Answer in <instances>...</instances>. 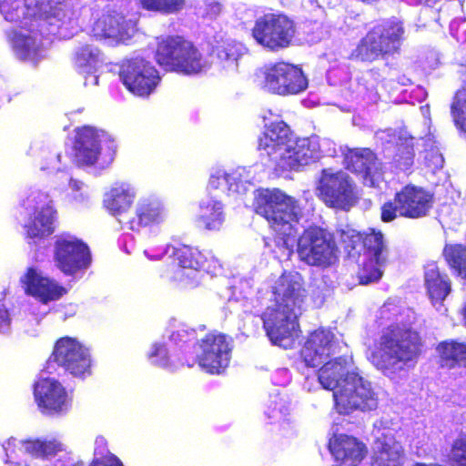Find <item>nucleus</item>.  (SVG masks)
Returning a JSON list of instances; mask_svg holds the SVG:
<instances>
[{
	"label": "nucleus",
	"instance_id": "9b49d317",
	"mask_svg": "<svg viewBox=\"0 0 466 466\" xmlns=\"http://www.w3.org/2000/svg\"><path fill=\"white\" fill-rule=\"evenodd\" d=\"M340 244L347 256L353 259L361 257L372 258L375 261L387 260L388 248L384 235L380 229L368 228L367 231H356L352 228L339 230Z\"/></svg>",
	"mask_w": 466,
	"mask_h": 466
},
{
	"label": "nucleus",
	"instance_id": "ddd939ff",
	"mask_svg": "<svg viewBox=\"0 0 466 466\" xmlns=\"http://www.w3.org/2000/svg\"><path fill=\"white\" fill-rule=\"evenodd\" d=\"M51 356L59 367L73 377L85 379L92 374L89 350L76 338L64 336L56 339Z\"/></svg>",
	"mask_w": 466,
	"mask_h": 466
},
{
	"label": "nucleus",
	"instance_id": "864d4df0",
	"mask_svg": "<svg viewBox=\"0 0 466 466\" xmlns=\"http://www.w3.org/2000/svg\"><path fill=\"white\" fill-rule=\"evenodd\" d=\"M230 175L228 174H218L213 175L209 178V186L213 188H218L223 187L224 189H229L228 184L229 182Z\"/></svg>",
	"mask_w": 466,
	"mask_h": 466
},
{
	"label": "nucleus",
	"instance_id": "6ab92c4d",
	"mask_svg": "<svg viewBox=\"0 0 466 466\" xmlns=\"http://www.w3.org/2000/svg\"><path fill=\"white\" fill-rule=\"evenodd\" d=\"M167 217V209L161 200L152 197L141 198L135 205L133 215L126 219L124 228L134 232L151 229L163 224Z\"/></svg>",
	"mask_w": 466,
	"mask_h": 466
},
{
	"label": "nucleus",
	"instance_id": "423d86ee",
	"mask_svg": "<svg viewBox=\"0 0 466 466\" xmlns=\"http://www.w3.org/2000/svg\"><path fill=\"white\" fill-rule=\"evenodd\" d=\"M299 259L310 267L327 268L337 260V245L327 229L310 225L297 239Z\"/></svg>",
	"mask_w": 466,
	"mask_h": 466
},
{
	"label": "nucleus",
	"instance_id": "dca6fc26",
	"mask_svg": "<svg viewBox=\"0 0 466 466\" xmlns=\"http://www.w3.org/2000/svg\"><path fill=\"white\" fill-rule=\"evenodd\" d=\"M339 350V341L334 333L329 329L319 328L309 334L299 355L307 367L315 368Z\"/></svg>",
	"mask_w": 466,
	"mask_h": 466
},
{
	"label": "nucleus",
	"instance_id": "39448f33",
	"mask_svg": "<svg viewBox=\"0 0 466 466\" xmlns=\"http://www.w3.org/2000/svg\"><path fill=\"white\" fill-rule=\"evenodd\" d=\"M372 363L387 375H396L408 367V330L388 327L370 356Z\"/></svg>",
	"mask_w": 466,
	"mask_h": 466
},
{
	"label": "nucleus",
	"instance_id": "5701e85b",
	"mask_svg": "<svg viewBox=\"0 0 466 466\" xmlns=\"http://www.w3.org/2000/svg\"><path fill=\"white\" fill-rule=\"evenodd\" d=\"M25 293L43 304L60 299L66 294V289L55 280L42 276L33 267L26 269L20 279Z\"/></svg>",
	"mask_w": 466,
	"mask_h": 466
},
{
	"label": "nucleus",
	"instance_id": "c85d7f7f",
	"mask_svg": "<svg viewBox=\"0 0 466 466\" xmlns=\"http://www.w3.org/2000/svg\"><path fill=\"white\" fill-rule=\"evenodd\" d=\"M350 356L342 355L323 363L318 370V380L323 389L336 390L340 387L343 378L350 374L349 370L352 365Z\"/></svg>",
	"mask_w": 466,
	"mask_h": 466
},
{
	"label": "nucleus",
	"instance_id": "aec40b11",
	"mask_svg": "<svg viewBox=\"0 0 466 466\" xmlns=\"http://www.w3.org/2000/svg\"><path fill=\"white\" fill-rule=\"evenodd\" d=\"M136 31L137 21L127 18L116 11L102 14L92 26V33L96 38L112 39L116 42L131 39Z\"/></svg>",
	"mask_w": 466,
	"mask_h": 466
},
{
	"label": "nucleus",
	"instance_id": "b1692460",
	"mask_svg": "<svg viewBox=\"0 0 466 466\" xmlns=\"http://www.w3.org/2000/svg\"><path fill=\"white\" fill-rule=\"evenodd\" d=\"M57 211L50 202L35 208L23 226L24 237L29 244H37L54 234Z\"/></svg>",
	"mask_w": 466,
	"mask_h": 466
},
{
	"label": "nucleus",
	"instance_id": "473e14b6",
	"mask_svg": "<svg viewBox=\"0 0 466 466\" xmlns=\"http://www.w3.org/2000/svg\"><path fill=\"white\" fill-rule=\"evenodd\" d=\"M9 42L18 59L24 62H31L36 66L41 58L40 46L32 35H25L13 31L9 35Z\"/></svg>",
	"mask_w": 466,
	"mask_h": 466
},
{
	"label": "nucleus",
	"instance_id": "c9c22d12",
	"mask_svg": "<svg viewBox=\"0 0 466 466\" xmlns=\"http://www.w3.org/2000/svg\"><path fill=\"white\" fill-rule=\"evenodd\" d=\"M416 147L423 158L424 165L431 172L442 168L444 157L436 145V141L431 134H427L421 137L416 144Z\"/></svg>",
	"mask_w": 466,
	"mask_h": 466
},
{
	"label": "nucleus",
	"instance_id": "4468645a",
	"mask_svg": "<svg viewBox=\"0 0 466 466\" xmlns=\"http://www.w3.org/2000/svg\"><path fill=\"white\" fill-rule=\"evenodd\" d=\"M54 260L65 275L73 276L88 268L92 258L86 242L69 233H62L54 243Z\"/></svg>",
	"mask_w": 466,
	"mask_h": 466
},
{
	"label": "nucleus",
	"instance_id": "f8f14e48",
	"mask_svg": "<svg viewBox=\"0 0 466 466\" xmlns=\"http://www.w3.org/2000/svg\"><path fill=\"white\" fill-rule=\"evenodd\" d=\"M118 75L131 94L143 98L148 97L161 81L156 67L141 57L124 60L119 66Z\"/></svg>",
	"mask_w": 466,
	"mask_h": 466
},
{
	"label": "nucleus",
	"instance_id": "052dcab7",
	"mask_svg": "<svg viewBox=\"0 0 466 466\" xmlns=\"http://www.w3.org/2000/svg\"><path fill=\"white\" fill-rule=\"evenodd\" d=\"M74 187H75L76 189H78V188H79V187H78V186L76 185V181H75V182H74Z\"/></svg>",
	"mask_w": 466,
	"mask_h": 466
},
{
	"label": "nucleus",
	"instance_id": "a878e982",
	"mask_svg": "<svg viewBox=\"0 0 466 466\" xmlns=\"http://www.w3.org/2000/svg\"><path fill=\"white\" fill-rule=\"evenodd\" d=\"M100 139L96 128L83 126L76 129L75 156L84 165H95L100 155Z\"/></svg>",
	"mask_w": 466,
	"mask_h": 466
},
{
	"label": "nucleus",
	"instance_id": "f03ea898",
	"mask_svg": "<svg viewBox=\"0 0 466 466\" xmlns=\"http://www.w3.org/2000/svg\"><path fill=\"white\" fill-rule=\"evenodd\" d=\"M155 58L166 71L183 76L199 75L209 67L199 48L192 41L177 35L158 39Z\"/></svg>",
	"mask_w": 466,
	"mask_h": 466
},
{
	"label": "nucleus",
	"instance_id": "bf43d9fd",
	"mask_svg": "<svg viewBox=\"0 0 466 466\" xmlns=\"http://www.w3.org/2000/svg\"><path fill=\"white\" fill-rule=\"evenodd\" d=\"M66 466H85L83 462H70L68 465Z\"/></svg>",
	"mask_w": 466,
	"mask_h": 466
},
{
	"label": "nucleus",
	"instance_id": "7ed1b4c3",
	"mask_svg": "<svg viewBox=\"0 0 466 466\" xmlns=\"http://www.w3.org/2000/svg\"><path fill=\"white\" fill-rule=\"evenodd\" d=\"M400 22L388 20L369 30L350 55L351 60L371 63L397 53L403 41Z\"/></svg>",
	"mask_w": 466,
	"mask_h": 466
},
{
	"label": "nucleus",
	"instance_id": "6e6d98bb",
	"mask_svg": "<svg viewBox=\"0 0 466 466\" xmlns=\"http://www.w3.org/2000/svg\"><path fill=\"white\" fill-rule=\"evenodd\" d=\"M420 114L422 117L424 118V126L427 127V128H430L431 124V118H430V107L428 105L421 106L420 107Z\"/></svg>",
	"mask_w": 466,
	"mask_h": 466
},
{
	"label": "nucleus",
	"instance_id": "1a4fd4ad",
	"mask_svg": "<svg viewBox=\"0 0 466 466\" xmlns=\"http://www.w3.org/2000/svg\"><path fill=\"white\" fill-rule=\"evenodd\" d=\"M333 400L335 410L343 415L357 410H373L377 406L376 393L370 382L355 371L346 374L340 387L333 391Z\"/></svg>",
	"mask_w": 466,
	"mask_h": 466
},
{
	"label": "nucleus",
	"instance_id": "4be33fe9",
	"mask_svg": "<svg viewBox=\"0 0 466 466\" xmlns=\"http://www.w3.org/2000/svg\"><path fill=\"white\" fill-rule=\"evenodd\" d=\"M319 158L318 145L309 137L297 138L289 143L281 157L278 158L276 172L299 170L300 167L316 163Z\"/></svg>",
	"mask_w": 466,
	"mask_h": 466
},
{
	"label": "nucleus",
	"instance_id": "cd10ccee",
	"mask_svg": "<svg viewBox=\"0 0 466 466\" xmlns=\"http://www.w3.org/2000/svg\"><path fill=\"white\" fill-rule=\"evenodd\" d=\"M135 198V192L125 184L112 187L105 195L104 207L114 216L124 228L126 219H128V212Z\"/></svg>",
	"mask_w": 466,
	"mask_h": 466
},
{
	"label": "nucleus",
	"instance_id": "5fc2aeb1",
	"mask_svg": "<svg viewBox=\"0 0 466 466\" xmlns=\"http://www.w3.org/2000/svg\"><path fill=\"white\" fill-rule=\"evenodd\" d=\"M11 317L8 309L0 305V333H5L10 329Z\"/></svg>",
	"mask_w": 466,
	"mask_h": 466
},
{
	"label": "nucleus",
	"instance_id": "58836bf2",
	"mask_svg": "<svg viewBox=\"0 0 466 466\" xmlns=\"http://www.w3.org/2000/svg\"><path fill=\"white\" fill-rule=\"evenodd\" d=\"M438 350L443 367L452 368L456 364L466 366V344L445 341L439 345Z\"/></svg>",
	"mask_w": 466,
	"mask_h": 466
},
{
	"label": "nucleus",
	"instance_id": "f704fd0d",
	"mask_svg": "<svg viewBox=\"0 0 466 466\" xmlns=\"http://www.w3.org/2000/svg\"><path fill=\"white\" fill-rule=\"evenodd\" d=\"M223 206L219 201L209 199L199 207L198 224L206 230H219L224 223Z\"/></svg>",
	"mask_w": 466,
	"mask_h": 466
},
{
	"label": "nucleus",
	"instance_id": "0eeeda50",
	"mask_svg": "<svg viewBox=\"0 0 466 466\" xmlns=\"http://www.w3.org/2000/svg\"><path fill=\"white\" fill-rule=\"evenodd\" d=\"M251 35L264 49L279 52L292 46L296 24L284 14L267 13L255 20Z\"/></svg>",
	"mask_w": 466,
	"mask_h": 466
},
{
	"label": "nucleus",
	"instance_id": "412c9836",
	"mask_svg": "<svg viewBox=\"0 0 466 466\" xmlns=\"http://www.w3.org/2000/svg\"><path fill=\"white\" fill-rule=\"evenodd\" d=\"M344 167L362 178L364 185L375 186V177L382 174V164L369 147L349 149L344 155Z\"/></svg>",
	"mask_w": 466,
	"mask_h": 466
},
{
	"label": "nucleus",
	"instance_id": "13d9d810",
	"mask_svg": "<svg viewBox=\"0 0 466 466\" xmlns=\"http://www.w3.org/2000/svg\"><path fill=\"white\" fill-rule=\"evenodd\" d=\"M71 461L69 460H57L54 466H66L70 463Z\"/></svg>",
	"mask_w": 466,
	"mask_h": 466
},
{
	"label": "nucleus",
	"instance_id": "603ef678",
	"mask_svg": "<svg viewBox=\"0 0 466 466\" xmlns=\"http://www.w3.org/2000/svg\"><path fill=\"white\" fill-rule=\"evenodd\" d=\"M14 4H15V0H0V13L5 20H15L19 17L15 9H13Z\"/></svg>",
	"mask_w": 466,
	"mask_h": 466
},
{
	"label": "nucleus",
	"instance_id": "c03bdc74",
	"mask_svg": "<svg viewBox=\"0 0 466 466\" xmlns=\"http://www.w3.org/2000/svg\"><path fill=\"white\" fill-rule=\"evenodd\" d=\"M464 82V86L454 96L451 110L456 126L466 134V81Z\"/></svg>",
	"mask_w": 466,
	"mask_h": 466
},
{
	"label": "nucleus",
	"instance_id": "9d476101",
	"mask_svg": "<svg viewBox=\"0 0 466 466\" xmlns=\"http://www.w3.org/2000/svg\"><path fill=\"white\" fill-rule=\"evenodd\" d=\"M263 87L279 96L297 95L308 87V79L299 66L277 61L262 68Z\"/></svg>",
	"mask_w": 466,
	"mask_h": 466
},
{
	"label": "nucleus",
	"instance_id": "bb28decb",
	"mask_svg": "<svg viewBox=\"0 0 466 466\" xmlns=\"http://www.w3.org/2000/svg\"><path fill=\"white\" fill-rule=\"evenodd\" d=\"M329 451L337 461L358 465L367 453L366 446L357 438L346 434L334 436L329 441Z\"/></svg>",
	"mask_w": 466,
	"mask_h": 466
},
{
	"label": "nucleus",
	"instance_id": "72a5a7b5",
	"mask_svg": "<svg viewBox=\"0 0 466 466\" xmlns=\"http://www.w3.org/2000/svg\"><path fill=\"white\" fill-rule=\"evenodd\" d=\"M13 9H15L19 16L15 20H8L14 23H21L25 19H46L54 15L51 0H23L22 6L19 0H15Z\"/></svg>",
	"mask_w": 466,
	"mask_h": 466
},
{
	"label": "nucleus",
	"instance_id": "de8ad7c7",
	"mask_svg": "<svg viewBox=\"0 0 466 466\" xmlns=\"http://www.w3.org/2000/svg\"><path fill=\"white\" fill-rule=\"evenodd\" d=\"M8 461L18 459L22 454L26 453L25 451V441H18L10 438L3 445Z\"/></svg>",
	"mask_w": 466,
	"mask_h": 466
},
{
	"label": "nucleus",
	"instance_id": "20e7f679",
	"mask_svg": "<svg viewBox=\"0 0 466 466\" xmlns=\"http://www.w3.org/2000/svg\"><path fill=\"white\" fill-rule=\"evenodd\" d=\"M233 339L217 329L209 330L194 343L195 357L187 366L198 365L203 371L210 375H219L229 366Z\"/></svg>",
	"mask_w": 466,
	"mask_h": 466
},
{
	"label": "nucleus",
	"instance_id": "393cba45",
	"mask_svg": "<svg viewBox=\"0 0 466 466\" xmlns=\"http://www.w3.org/2000/svg\"><path fill=\"white\" fill-rule=\"evenodd\" d=\"M175 259L178 263V268L170 277L175 281H187L189 277L185 274L184 269L189 268L196 271L209 269V263L213 260L210 252L199 250L197 247L189 245H179L174 250Z\"/></svg>",
	"mask_w": 466,
	"mask_h": 466
},
{
	"label": "nucleus",
	"instance_id": "79ce46f5",
	"mask_svg": "<svg viewBox=\"0 0 466 466\" xmlns=\"http://www.w3.org/2000/svg\"><path fill=\"white\" fill-rule=\"evenodd\" d=\"M25 451L35 457H47L61 451V444L56 441L26 440L25 441Z\"/></svg>",
	"mask_w": 466,
	"mask_h": 466
},
{
	"label": "nucleus",
	"instance_id": "37998d69",
	"mask_svg": "<svg viewBox=\"0 0 466 466\" xmlns=\"http://www.w3.org/2000/svg\"><path fill=\"white\" fill-rule=\"evenodd\" d=\"M447 262L466 279V247L462 245L446 246L443 251Z\"/></svg>",
	"mask_w": 466,
	"mask_h": 466
},
{
	"label": "nucleus",
	"instance_id": "8fccbe9b",
	"mask_svg": "<svg viewBox=\"0 0 466 466\" xmlns=\"http://www.w3.org/2000/svg\"><path fill=\"white\" fill-rule=\"evenodd\" d=\"M410 360H411L412 357L418 356L423 348L422 339L420 334L416 331H412L410 329Z\"/></svg>",
	"mask_w": 466,
	"mask_h": 466
},
{
	"label": "nucleus",
	"instance_id": "e433bc0d",
	"mask_svg": "<svg viewBox=\"0 0 466 466\" xmlns=\"http://www.w3.org/2000/svg\"><path fill=\"white\" fill-rule=\"evenodd\" d=\"M380 219L385 223L397 217H408V186L397 192L392 200L385 202L380 208Z\"/></svg>",
	"mask_w": 466,
	"mask_h": 466
},
{
	"label": "nucleus",
	"instance_id": "3c124183",
	"mask_svg": "<svg viewBox=\"0 0 466 466\" xmlns=\"http://www.w3.org/2000/svg\"><path fill=\"white\" fill-rule=\"evenodd\" d=\"M95 59V55L88 46H83L75 55V61L78 66H85Z\"/></svg>",
	"mask_w": 466,
	"mask_h": 466
},
{
	"label": "nucleus",
	"instance_id": "4d7b16f0",
	"mask_svg": "<svg viewBox=\"0 0 466 466\" xmlns=\"http://www.w3.org/2000/svg\"><path fill=\"white\" fill-rule=\"evenodd\" d=\"M412 96H414L418 101H421L427 96L426 91L420 86H416V88L412 91Z\"/></svg>",
	"mask_w": 466,
	"mask_h": 466
},
{
	"label": "nucleus",
	"instance_id": "4c0bfd02",
	"mask_svg": "<svg viewBox=\"0 0 466 466\" xmlns=\"http://www.w3.org/2000/svg\"><path fill=\"white\" fill-rule=\"evenodd\" d=\"M433 194L422 187H410V218L426 216L433 206Z\"/></svg>",
	"mask_w": 466,
	"mask_h": 466
},
{
	"label": "nucleus",
	"instance_id": "ea45409f",
	"mask_svg": "<svg viewBox=\"0 0 466 466\" xmlns=\"http://www.w3.org/2000/svg\"><path fill=\"white\" fill-rule=\"evenodd\" d=\"M355 260L359 264L357 279L360 285H368L371 282L379 280L382 276L380 266L385 264L387 261H375V259L372 258L367 257H361L360 258Z\"/></svg>",
	"mask_w": 466,
	"mask_h": 466
},
{
	"label": "nucleus",
	"instance_id": "6e6552de",
	"mask_svg": "<svg viewBox=\"0 0 466 466\" xmlns=\"http://www.w3.org/2000/svg\"><path fill=\"white\" fill-rule=\"evenodd\" d=\"M316 190L319 198L332 208L349 209L359 198L355 181L342 169L322 168Z\"/></svg>",
	"mask_w": 466,
	"mask_h": 466
},
{
	"label": "nucleus",
	"instance_id": "a18cd8bd",
	"mask_svg": "<svg viewBox=\"0 0 466 466\" xmlns=\"http://www.w3.org/2000/svg\"><path fill=\"white\" fill-rule=\"evenodd\" d=\"M106 446V441L105 438H96L95 453H99L102 457L99 459H94L89 466H123L122 462L116 455L112 453L103 455Z\"/></svg>",
	"mask_w": 466,
	"mask_h": 466
},
{
	"label": "nucleus",
	"instance_id": "a19ab883",
	"mask_svg": "<svg viewBox=\"0 0 466 466\" xmlns=\"http://www.w3.org/2000/svg\"><path fill=\"white\" fill-rule=\"evenodd\" d=\"M138 5L145 11L168 15L180 13L186 0H138Z\"/></svg>",
	"mask_w": 466,
	"mask_h": 466
},
{
	"label": "nucleus",
	"instance_id": "c756f323",
	"mask_svg": "<svg viewBox=\"0 0 466 466\" xmlns=\"http://www.w3.org/2000/svg\"><path fill=\"white\" fill-rule=\"evenodd\" d=\"M244 46L235 40H221L211 49V56L220 70L235 72L244 55Z\"/></svg>",
	"mask_w": 466,
	"mask_h": 466
},
{
	"label": "nucleus",
	"instance_id": "f3484780",
	"mask_svg": "<svg viewBox=\"0 0 466 466\" xmlns=\"http://www.w3.org/2000/svg\"><path fill=\"white\" fill-rule=\"evenodd\" d=\"M291 137L292 131L282 120L266 125L258 137L257 149L261 157L267 158L274 170L277 168L278 158L283 156Z\"/></svg>",
	"mask_w": 466,
	"mask_h": 466
},
{
	"label": "nucleus",
	"instance_id": "49530a36",
	"mask_svg": "<svg viewBox=\"0 0 466 466\" xmlns=\"http://www.w3.org/2000/svg\"><path fill=\"white\" fill-rule=\"evenodd\" d=\"M449 460L451 466H466V439L461 438L454 441Z\"/></svg>",
	"mask_w": 466,
	"mask_h": 466
},
{
	"label": "nucleus",
	"instance_id": "2eb2a0df",
	"mask_svg": "<svg viewBox=\"0 0 466 466\" xmlns=\"http://www.w3.org/2000/svg\"><path fill=\"white\" fill-rule=\"evenodd\" d=\"M256 212L264 217L276 231L289 228L290 223L297 220L292 198L279 189L259 194L256 199Z\"/></svg>",
	"mask_w": 466,
	"mask_h": 466
},
{
	"label": "nucleus",
	"instance_id": "7c9ffc66",
	"mask_svg": "<svg viewBox=\"0 0 466 466\" xmlns=\"http://www.w3.org/2000/svg\"><path fill=\"white\" fill-rule=\"evenodd\" d=\"M370 466H402L400 445L392 437L382 435L375 441Z\"/></svg>",
	"mask_w": 466,
	"mask_h": 466
},
{
	"label": "nucleus",
	"instance_id": "a211bd4d",
	"mask_svg": "<svg viewBox=\"0 0 466 466\" xmlns=\"http://www.w3.org/2000/svg\"><path fill=\"white\" fill-rule=\"evenodd\" d=\"M34 397L40 411L47 416L66 412L70 406L66 390L55 379L38 380L34 385Z\"/></svg>",
	"mask_w": 466,
	"mask_h": 466
},
{
	"label": "nucleus",
	"instance_id": "f257e3e1",
	"mask_svg": "<svg viewBox=\"0 0 466 466\" xmlns=\"http://www.w3.org/2000/svg\"><path fill=\"white\" fill-rule=\"evenodd\" d=\"M274 307L262 314L263 328L274 345L288 348L298 337V315L308 298L304 277L285 270L272 286Z\"/></svg>",
	"mask_w": 466,
	"mask_h": 466
},
{
	"label": "nucleus",
	"instance_id": "2f4dec72",
	"mask_svg": "<svg viewBox=\"0 0 466 466\" xmlns=\"http://www.w3.org/2000/svg\"><path fill=\"white\" fill-rule=\"evenodd\" d=\"M425 285L432 303L441 306L451 292V282L447 275L440 272L435 263H429L425 268Z\"/></svg>",
	"mask_w": 466,
	"mask_h": 466
},
{
	"label": "nucleus",
	"instance_id": "09e8293b",
	"mask_svg": "<svg viewBox=\"0 0 466 466\" xmlns=\"http://www.w3.org/2000/svg\"><path fill=\"white\" fill-rule=\"evenodd\" d=\"M147 356L149 359L153 360V362L156 365L167 366L168 364V350L165 344H153L151 351L148 353Z\"/></svg>",
	"mask_w": 466,
	"mask_h": 466
}]
</instances>
